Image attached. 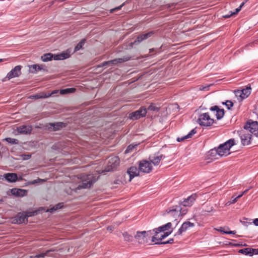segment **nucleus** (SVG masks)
<instances>
[{
    "label": "nucleus",
    "instance_id": "24",
    "mask_svg": "<svg viewBox=\"0 0 258 258\" xmlns=\"http://www.w3.org/2000/svg\"><path fill=\"white\" fill-rule=\"evenodd\" d=\"M194 226V224L191 223L190 222H185L181 225V227L179 229L178 232L176 234H175V236L177 235H180L182 233V232H185L188 228L190 227H193Z\"/></svg>",
    "mask_w": 258,
    "mask_h": 258
},
{
    "label": "nucleus",
    "instance_id": "12",
    "mask_svg": "<svg viewBox=\"0 0 258 258\" xmlns=\"http://www.w3.org/2000/svg\"><path fill=\"white\" fill-rule=\"evenodd\" d=\"M244 130L250 134H255L258 130V124L257 121H248L244 126Z\"/></svg>",
    "mask_w": 258,
    "mask_h": 258
},
{
    "label": "nucleus",
    "instance_id": "41",
    "mask_svg": "<svg viewBox=\"0 0 258 258\" xmlns=\"http://www.w3.org/2000/svg\"><path fill=\"white\" fill-rule=\"evenodd\" d=\"M146 232L148 233V234L147 235H146L148 240L150 237L152 238V237L153 236H152V235L154 233H155L154 230H153V231H151V230L147 231H146Z\"/></svg>",
    "mask_w": 258,
    "mask_h": 258
},
{
    "label": "nucleus",
    "instance_id": "45",
    "mask_svg": "<svg viewBox=\"0 0 258 258\" xmlns=\"http://www.w3.org/2000/svg\"><path fill=\"white\" fill-rule=\"evenodd\" d=\"M171 226V223L170 222L167 223L166 224L162 226V228L165 229V231L170 228Z\"/></svg>",
    "mask_w": 258,
    "mask_h": 258
},
{
    "label": "nucleus",
    "instance_id": "16",
    "mask_svg": "<svg viewBox=\"0 0 258 258\" xmlns=\"http://www.w3.org/2000/svg\"><path fill=\"white\" fill-rule=\"evenodd\" d=\"M148 233L146 231H137L135 235V239L140 243H144L148 241L146 236Z\"/></svg>",
    "mask_w": 258,
    "mask_h": 258
},
{
    "label": "nucleus",
    "instance_id": "56",
    "mask_svg": "<svg viewBox=\"0 0 258 258\" xmlns=\"http://www.w3.org/2000/svg\"><path fill=\"white\" fill-rule=\"evenodd\" d=\"M244 194H242V192L241 194H240V195H239V196H237V198L238 199H239L240 198H241Z\"/></svg>",
    "mask_w": 258,
    "mask_h": 258
},
{
    "label": "nucleus",
    "instance_id": "11",
    "mask_svg": "<svg viewBox=\"0 0 258 258\" xmlns=\"http://www.w3.org/2000/svg\"><path fill=\"white\" fill-rule=\"evenodd\" d=\"M154 33H155L154 31H151L149 32L139 35L137 37L136 40L133 42H132L131 43V46H133V45H138V44H140L142 41H143L147 39L148 38L151 37V36H152L153 35V34H154Z\"/></svg>",
    "mask_w": 258,
    "mask_h": 258
},
{
    "label": "nucleus",
    "instance_id": "48",
    "mask_svg": "<svg viewBox=\"0 0 258 258\" xmlns=\"http://www.w3.org/2000/svg\"><path fill=\"white\" fill-rule=\"evenodd\" d=\"M221 229H222V228H221ZM220 231L221 232H223V233H224L225 234H235L236 233L235 231H223L222 229H220Z\"/></svg>",
    "mask_w": 258,
    "mask_h": 258
},
{
    "label": "nucleus",
    "instance_id": "34",
    "mask_svg": "<svg viewBox=\"0 0 258 258\" xmlns=\"http://www.w3.org/2000/svg\"><path fill=\"white\" fill-rule=\"evenodd\" d=\"M63 207V203H58V204L55 205L52 208H50L48 210V211L50 213L53 212L54 211H56L58 209H61Z\"/></svg>",
    "mask_w": 258,
    "mask_h": 258
},
{
    "label": "nucleus",
    "instance_id": "19",
    "mask_svg": "<svg viewBox=\"0 0 258 258\" xmlns=\"http://www.w3.org/2000/svg\"><path fill=\"white\" fill-rule=\"evenodd\" d=\"M212 111L215 112V115L217 119L219 120L221 119L224 115V110L223 109H220L218 106H214L210 108Z\"/></svg>",
    "mask_w": 258,
    "mask_h": 258
},
{
    "label": "nucleus",
    "instance_id": "40",
    "mask_svg": "<svg viewBox=\"0 0 258 258\" xmlns=\"http://www.w3.org/2000/svg\"><path fill=\"white\" fill-rule=\"evenodd\" d=\"M181 205H180V206H181ZM180 209H181V210H180V211L179 212L180 213V216H183L184 215L187 211V209L186 208V207H180Z\"/></svg>",
    "mask_w": 258,
    "mask_h": 258
},
{
    "label": "nucleus",
    "instance_id": "23",
    "mask_svg": "<svg viewBox=\"0 0 258 258\" xmlns=\"http://www.w3.org/2000/svg\"><path fill=\"white\" fill-rule=\"evenodd\" d=\"M4 178L9 182H15L17 180H21V177L19 179L18 178L17 174L15 173H7L4 175Z\"/></svg>",
    "mask_w": 258,
    "mask_h": 258
},
{
    "label": "nucleus",
    "instance_id": "21",
    "mask_svg": "<svg viewBox=\"0 0 258 258\" xmlns=\"http://www.w3.org/2000/svg\"><path fill=\"white\" fill-rule=\"evenodd\" d=\"M196 198L197 195L196 194H193L187 199H184L180 205L185 207H190L192 205Z\"/></svg>",
    "mask_w": 258,
    "mask_h": 258
},
{
    "label": "nucleus",
    "instance_id": "22",
    "mask_svg": "<svg viewBox=\"0 0 258 258\" xmlns=\"http://www.w3.org/2000/svg\"><path fill=\"white\" fill-rule=\"evenodd\" d=\"M140 170L138 169L135 166L131 167L128 169L127 171V173L129 175L130 179L129 181H131V180L135 177L139 175Z\"/></svg>",
    "mask_w": 258,
    "mask_h": 258
},
{
    "label": "nucleus",
    "instance_id": "46",
    "mask_svg": "<svg viewBox=\"0 0 258 258\" xmlns=\"http://www.w3.org/2000/svg\"><path fill=\"white\" fill-rule=\"evenodd\" d=\"M123 5H124V4H122L120 6H118L117 7L115 8L114 9H112L110 10V13H113V12H115L116 11H117V10H119L121 9V8L123 6Z\"/></svg>",
    "mask_w": 258,
    "mask_h": 258
},
{
    "label": "nucleus",
    "instance_id": "49",
    "mask_svg": "<svg viewBox=\"0 0 258 258\" xmlns=\"http://www.w3.org/2000/svg\"><path fill=\"white\" fill-rule=\"evenodd\" d=\"M251 256H252L253 254H258V249H254L251 248Z\"/></svg>",
    "mask_w": 258,
    "mask_h": 258
},
{
    "label": "nucleus",
    "instance_id": "30",
    "mask_svg": "<svg viewBox=\"0 0 258 258\" xmlns=\"http://www.w3.org/2000/svg\"><path fill=\"white\" fill-rule=\"evenodd\" d=\"M122 235L125 241L130 242L133 240V236L131 235L128 234L126 232H123Z\"/></svg>",
    "mask_w": 258,
    "mask_h": 258
},
{
    "label": "nucleus",
    "instance_id": "26",
    "mask_svg": "<svg viewBox=\"0 0 258 258\" xmlns=\"http://www.w3.org/2000/svg\"><path fill=\"white\" fill-rule=\"evenodd\" d=\"M41 70H45L42 65L35 64L31 65L29 67V72L31 73H36L37 71Z\"/></svg>",
    "mask_w": 258,
    "mask_h": 258
},
{
    "label": "nucleus",
    "instance_id": "1",
    "mask_svg": "<svg viewBox=\"0 0 258 258\" xmlns=\"http://www.w3.org/2000/svg\"><path fill=\"white\" fill-rule=\"evenodd\" d=\"M235 144L234 139H230L224 144H221L217 148L212 149L210 151L211 155L213 156L217 155L219 157L227 156L230 154V148Z\"/></svg>",
    "mask_w": 258,
    "mask_h": 258
},
{
    "label": "nucleus",
    "instance_id": "51",
    "mask_svg": "<svg viewBox=\"0 0 258 258\" xmlns=\"http://www.w3.org/2000/svg\"><path fill=\"white\" fill-rule=\"evenodd\" d=\"M42 179L38 178L37 179H35V180H34L30 182V184H34L35 183L39 182L40 181H42Z\"/></svg>",
    "mask_w": 258,
    "mask_h": 258
},
{
    "label": "nucleus",
    "instance_id": "13",
    "mask_svg": "<svg viewBox=\"0 0 258 258\" xmlns=\"http://www.w3.org/2000/svg\"><path fill=\"white\" fill-rule=\"evenodd\" d=\"M131 58V56H128V55H125L121 58H116V59H114L113 60H112L109 61H105L103 63L102 65V64L98 65V68L103 67L105 65V64H107V63H111L112 64H116L117 63H122L123 62H125V61H127L130 60Z\"/></svg>",
    "mask_w": 258,
    "mask_h": 258
},
{
    "label": "nucleus",
    "instance_id": "33",
    "mask_svg": "<svg viewBox=\"0 0 258 258\" xmlns=\"http://www.w3.org/2000/svg\"><path fill=\"white\" fill-rule=\"evenodd\" d=\"M75 90H76V89L73 88H67V89L60 90V93L61 94H68V93H73L75 92Z\"/></svg>",
    "mask_w": 258,
    "mask_h": 258
},
{
    "label": "nucleus",
    "instance_id": "43",
    "mask_svg": "<svg viewBox=\"0 0 258 258\" xmlns=\"http://www.w3.org/2000/svg\"><path fill=\"white\" fill-rule=\"evenodd\" d=\"M231 199H233L232 200V201H229L227 203L226 205H230L231 204H234L235 203H236L237 201V200L238 199V198H237V197H235V198H234V197H232Z\"/></svg>",
    "mask_w": 258,
    "mask_h": 258
},
{
    "label": "nucleus",
    "instance_id": "20",
    "mask_svg": "<svg viewBox=\"0 0 258 258\" xmlns=\"http://www.w3.org/2000/svg\"><path fill=\"white\" fill-rule=\"evenodd\" d=\"M66 123L62 122H57L55 123H49L48 125V127L49 130L52 129L53 131H56L66 127Z\"/></svg>",
    "mask_w": 258,
    "mask_h": 258
},
{
    "label": "nucleus",
    "instance_id": "59",
    "mask_svg": "<svg viewBox=\"0 0 258 258\" xmlns=\"http://www.w3.org/2000/svg\"><path fill=\"white\" fill-rule=\"evenodd\" d=\"M3 59H0V62L2 61H3Z\"/></svg>",
    "mask_w": 258,
    "mask_h": 258
},
{
    "label": "nucleus",
    "instance_id": "57",
    "mask_svg": "<svg viewBox=\"0 0 258 258\" xmlns=\"http://www.w3.org/2000/svg\"><path fill=\"white\" fill-rule=\"evenodd\" d=\"M254 135H256V137H258V132L255 133Z\"/></svg>",
    "mask_w": 258,
    "mask_h": 258
},
{
    "label": "nucleus",
    "instance_id": "39",
    "mask_svg": "<svg viewBox=\"0 0 258 258\" xmlns=\"http://www.w3.org/2000/svg\"><path fill=\"white\" fill-rule=\"evenodd\" d=\"M223 104H225L228 109H230L233 106V102L230 100H227L225 102H223Z\"/></svg>",
    "mask_w": 258,
    "mask_h": 258
},
{
    "label": "nucleus",
    "instance_id": "3",
    "mask_svg": "<svg viewBox=\"0 0 258 258\" xmlns=\"http://www.w3.org/2000/svg\"><path fill=\"white\" fill-rule=\"evenodd\" d=\"M70 57V54L68 53H61L59 54L53 55L48 53L43 54L41 56V59L43 61L46 62L51 60L53 58L54 60H61L66 59Z\"/></svg>",
    "mask_w": 258,
    "mask_h": 258
},
{
    "label": "nucleus",
    "instance_id": "38",
    "mask_svg": "<svg viewBox=\"0 0 258 258\" xmlns=\"http://www.w3.org/2000/svg\"><path fill=\"white\" fill-rule=\"evenodd\" d=\"M85 43V40H82L80 43H79L77 46L75 48V51H77L79 50L80 49L82 48L83 45Z\"/></svg>",
    "mask_w": 258,
    "mask_h": 258
},
{
    "label": "nucleus",
    "instance_id": "7",
    "mask_svg": "<svg viewBox=\"0 0 258 258\" xmlns=\"http://www.w3.org/2000/svg\"><path fill=\"white\" fill-rule=\"evenodd\" d=\"M35 213H36V211L19 213L16 216V223L18 224L24 223L26 220L27 221L28 217L34 215Z\"/></svg>",
    "mask_w": 258,
    "mask_h": 258
},
{
    "label": "nucleus",
    "instance_id": "36",
    "mask_svg": "<svg viewBox=\"0 0 258 258\" xmlns=\"http://www.w3.org/2000/svg\"><path fill=\"white\" fill-rule=\"evenodd\" d=\"M148 109L150 111L158 112L159 110V108L157 107L154 104L151 103L148 107Z\"/></svg>",
    "mask_w": 258,
    "mask_h": 258
},
{
    "label": "nucleus",
    "instance_id": "8",
    "mask_svg": "<svg viewBox=\"0 0 258 258\" xmlns=\"http://www.w3.org/2000/svg\"><path fill=\"white\" fill-rule=\"evenodd\" d=\"M139 169L141 172L149 173L152 170V166L149 161L143 160L139 162Z\"/></svg>",
    "mask_w": 258,
    "mask_h": 258
},
{
    "label": "nucleus",
    "instance_id": "47",
    "mask_svg": "<svg viewBox=\"0 0 258 258\" xmlns=\"http://www.w3.org/2000/svg\"><path fill=\"white\" fill-rule=\"evenodd\" d=\"M137 146V145H135V146H133V145H129V146L127 147V149H126V151H125V152H130V151H131L132 150V149H133L135 147H136Z\"/></svg>",
    "mask_w": 258,
    "mask_h": 258
},
{
    "label": "nucleus",
    "instance_id": "17",
    "mask_svg": "<svg viewBox=\"0 0 258 258\" xmlns=\"http://www.w3.org/2000/svg\"><path fill=\"white\" fill-rule=\"evenodd\" d=\"M33 130L32 125H22L17 128V132L21 134L28 135L30 134Z\"/></svg>",
    "mask_w": 258,
    "mask_h": 258
},
{
    "label": "nucleus",
    "instance_id": "62",
    "mask_svg": "<svg viewBox=\"0 0 258 258\" xmlns=\"http://www.w3.org/2000/svg\"><path fill=\"white\" fill-rule=\"evenodd\" d=\"M2 175H1V176H0V179H1V177H2Z\"/></svg>",
    "mask_w": 258,
    "mask_h": 258
},
{
    "label": "nucleus",
    "instance_id": "52",
    "mask_svg": "<svg viewBox=\"0 0 258 258\" xmlns=\"http://www.w3.org/2000/svg\"><path fill=\"white\" fill-rule=\"evenodd\" d=\"M173 242V239L171 238V239H170L169 240H168L167 241H165V242H162L161 243V244H167V243H172Z\"/></svg>",
    "mask_w": 258,
    "mask_h": 258
},
{
    "label": "nucleus",
    "instance_id": "61",
    "mask_svg": "<svg viewBox=\"0 0 258 258\" xmlns=\"http://www.w3.org/2000/svg\"><path fill=\"white\" fill-rule=\"evenodd\" d=\"M177 223H178V222H177L176 223V225H177Z\"/></svg>",
    "mask_w": 258,
    "mask_h": 258
},
{
    "label": "nucleus",
    "instance_id": "55",
    "mask_svg": "<svg viewBox=\"0 0 258 258\" xmlns=\"http://www.w3.org/2000/svg\"><path fill=\"white\" fill-rule=\"evenodd\" d=\"M248 190H249V189H247L245 190L244 191L242 192V194H246L248 192Z\"/></svg>",
    "mask_w": 258,
    "mask_h": 258
},
{
    "label": "nucleus",
    "instance_id": "29",
    "mask_svg": "<svg viewBox=\"0 0 258 258\" xmlns=\"http://www.w3.org/2000/svg\"><path fill=\"white\" fill-rule=\"evenodd\" d=\"M165 231V229H164V228H162V226H160V227H158L157 229H154L155 235H154L152 237V241L153 242H155L156 239H157V237L158 236V234L159 232H162V231Z\"/></svg>",
    "mask_w": 258,
    "mask_h": 258
},
{
    "label": "nucleus",
    "instance_id": "32",
    "mask_svg": "<svg viewBox=\"0 0 258 258\" xmlns=\"http://www.w3.org/2000/svg\"><path fill=\"white\" fill-rule=\"evenodd\" d=\"M244 3H242L240 6L237 9H235L234 12H231V14L229 15H226L224 16L225 18H229L230 16L237 14L240 10L242 6L244 5Z\"/></svg>",
    "mask_w": 258,
    "mask_h": 258
},
{
    "label": "nucleus",
    "instance_id": "18",
    "mask_svg": "<svg viewBox=\"0 0 258 258\" xmlns=\"http://www.w3.org/2000/svg\"><path fill=\"white\" fill-rule=\"evenodd\" d=\"M181 210L180 206H176L172 207V209L169 210L167 213L169 216H173L175 218V221H177L178 218L180 215L179 212Z\"/></svg>",
    "mask_w": 258,
    "mask_h": 258
},
{
    "label": "nucleus",
    "instance_id": "44",
    "mask_svg": "<svg viewBox=\"0 0 258 258\" xmlns=\"http://www.w3.org/2000/svg\"><path fill=\"white\" fill-rule=\"evenodd\" d=\"M21 157L23 160H26L29 159L31 158V155L29 154H23L21 155Z\"/></svg>",
    "mask_w": 258,
    "mask_h": 258
},
{
    "label": "nucleus",
    "instance_id": "4",
    "mask_svg": "<svg viewBox=\"0 0 258 258\" xmlns=\"http://www.w3.org/2000/svg\"><path fill=\"white\" fill-rule=\"evenodd\" d=\"M198 122L201 126H209L213 124L214 120L208 113H204L200 115Z\"/></svg>",
    "mask_w": 258,
    "mask_h": 258
},
{
    "label": "nucleus",
    "instance_id": "42",
    "mask_svg": "<svg viewBox=\"0 0 258 258\" xmlns=\"http://www.w3.org/2000/svg\"><path fill=\"white\" fill-rule=\"evenodd\" d=\"M51 250H47L45 253H43L37 254V255H36L35 257H36V258L44 257L45 255H47V254Z\"/></svg>",
    "mask_w": 258,
    "mask_h": 258
},
{
    "label": "nucleus",
    "instance_id": "60",
    "mask_svg": "<svg viewBox=\"0 0 258 258\" xmlns=\"http://www.w3.org/2000/svg\"><path fill=\"white\" fill-rule=\"evenodd\" d=\"M155 243H156V244H159L160 243H159V242H155Z\"/></svg>",
    "mask_w": 258,
    "mask_h": 258
},
{
    "label": "nucleus",
    "instance_id": "10",
    "mask_svg": "<svg viewBox=\"0 0 258 258\" xmlns=\"http://www.w3.org/2000/svg\"><path fill=\"white\" fill-rule=\"evenodd\" d=\"M251 93L250 87H247L246 88L241 90L235 91V94L238 99L242 100L243 99L247 98Z\"/></svg>",
    "mask_w": 258,
    "mask_h": 258
},
{
    "label": "nucleus",
    "instance_id": "53",
    "mask_svg": "<svg viewBox=\"0 0 258 258\" xmlns=\"http://www.w3.org/2000/svg\"><path fill=\"white\" fill-rule=\"evenodd\" d=\"M209 87V86H205V87L201 86V87H200V90H208Z\"/></svg>",
    "mask_w": 258,
    "mask_h": 258
},
{
    "label": "nucleus",
    "instance_id": "27",
    "mask_svg": "<svg viewBox=\"0 0 258 258\" xmlns=\"http://www.w3.org/2000/svg\"><path fill=\"white\" fill-rule=\"evenodd\" d=\"M197 133L196 128L192 130L187 135L184 136V137L181 138H177V141L178 142H182L185 140V139H187L192 137V136Z\"/></svg>",
    "mask_w": 258,
    "mask_h": 258
},
{
    "label": "nucleus",
    "instance_id": "37",
    "mask_svg": "<svg viewBox=\"0 0 258 258\" xmlns=\"http://www.w3.org/2000/svg\"><path fill=\"white\" fill-rule=\"evenodd\" d=\"M171 233V232H165L163 234H162L160 237L157 236V239L156 240L160 241L162 239H164V238L167 237Z\"/></svg>",
    "mask_w": 258,
    "mask_h": 258
},
{
    "label": "nucleus",
    "instance_id": "31",
    "mask_svg": "<svg viewBox=\"0 0 258 258\" xmlns=\"http://www.w3.org/2000/svg\"><path fill=\"white\" fill-rule=\"evenodd\" d=\"M251 248H245L239 250L238 252L244 255H248L251 256Z\"/></svg>",
    "mask_w": 258,
    "mask_h": 258
},
{
    "label": "nucleus",
    "instance_id": "35",
    "mask_svg": "<svg viewBox=\"0 0 258 258\" xmlns=\"http://www.w3.org/2000/svg\"><path fill=\"white\" fill-rule=\"evenodd\" d=\"M7 142L8 143L15 145V144H18L19 143V141L17 139H13L11 138H7L5 139Z\"/></svg>",
    "mask_w": 258,
    "mask_h": 258
},
{
    "label": "nucleus",
    "instance_id": "9",
    "mask_svg": "<svg viewBox=\"0 0 258 258\" xmlns=\"http://www.w3.org/2000/svg\"><path fill=\"white\" fill-rule=\"evenodd\" d=\"M147 113L146 108L141 107L139 109L130 114L129 117L132 120H137L144 117Z\"/></svg>",
    "mask_w": 258,
    "mask_h": 258
},
{
    "label": "nucleus",
    "instance_id": "58",
    "mask_svg": "<svg viewBox=\"0 0 258 258\" xmlns=\"http://www.w3.org/2000/svg\"><path fill=\"white\" fill-rule=\"evenodd\" d=\"M212 211V209H211V210H208L207 211L208 212H210V211Z\"/></svg>",
    "mask_w": 258,
    "mask_h": 258
},
{
    "label": "nucleus",
    "instance_id": "14",
    "mask_svg": "<svg viewBox=\"0 0 258 258\" xmlns=\"http://www.w3.org/2000/svg\"><path fill=\"white\" fill-rule=\"evenodd\" d=\"M165 158V156L162 154H154L153 155H150L149 157V162L152 163L154 166L158 165L160 162V161Z\"/></svg>",
    "mask_w": 258,
    "mask_h": 258
},
{
    "label": "nucleus",
    "instance_id": "25",
    "mask_svg": "<svg viewBox=\"0 0 258 258\" xmlns=\"http://www.w3.org/2000/svg\"><path fill=\"white\" fill-rule=\"evenodd\" d=\"M11 193L15 196L22 197L26 195L27 190L24 189L15 188L11 189Z\"/></svg>",
    "mask_w": 258,
    "mask_h": 258
},
{
    "label": "nucleus",
    "instance_id": "28",
    "mask_svg": "<svg viewBox=\"0 0 258 258\" xmlns=\"http://www.w3.org/2000/svg\"><path fill=\"white\" fill-rule=\"evenodd\" d=\"M49 95H46V93L45 92H41L39 93H37L34 95H32L30 96V98L32 99H42V98H46L49 97Z\"/></svg>",
    "mask_w": 258,
    "mask_h": 258
},
{
    "label": "nucleus",
    "instance_id": "5",
    "mask_svg": "<svg viewBox=\"0 0 258 258\" xmlns=\"http://www.w3.org/2000/svg\"><path fill=\"white\" fill-rule=\"evenodd\" d=\"M92 178V175H87L83 177L81 182L79 183L78 186L76 188V191L78 189L90 187L93 183Z\"/></svg>",
    "mask_w": 258,
    "mask_h": 258
},
{
    "label": "nucleus",
    "instance_id": "6",
    "mask_svg": "<svg viewBox=\"0 0 258 258\" xmlns=\"http://www.w3.org/2000/svg\"><path fill=\"white\" fill-rule=\"evenodd\" d=\"M22 66H17L13 69L9 73H8L7 76L3 79V82L10 80L12 78L18 77L21 74Z\"/></svg>",
    "mask_w": 258,
    "mask_h": 258
},
{
    "label": "nucleus",
    "instance_id": "2",
    "mask_svg": "<svg viewBox=\"0 0 258 258\" xmlns=\"http://www.w3.org/2000/svg\"><path fill=\"white\" fill-rule=\"evenodd\" d=\"M120 160L117 156H111L108 157L107 164L104 169L98 170V174H105L106 172L113 171L119 165Z\"/></svg>",
    "mask_w": 258,
    "mask_h": 258
},
{
    "label": "nucleus",
    "instance_id": "50",
    "mask_svg": "<svg viewBox=\"0 0 258 258\" xmlns=\"http://www.w3.org/2000/svg\"><path fill=\"white\" fill-rule=\"evenodd\" d=\"M58 92V90H55L53 91L51 93H46V95H49V97H50V96L53 95L55 94H57Z\"/></svg>",
    "mask_w": 258,
    "mask_h": 258
},
{
    "label": "nucleus",
    "instance_id": "15",
    "mask_svg": "<svg viewBox=\"0 0 258 258\" xmlns=\"http://www.w3.org/2000/svg\"><path fill=\"white\" fill-rule=\"evenodd\" d=\"M240 138L243 145H248L250 144L251 134L245 131H243L240 135Z\"/></svg>",
    "mask_w": 258,
    "mask_h": 258
},
{
    "label": "nucleus",
    "instance_id": "54",
    "mask_svg": "<svg viewBox=\"0 0 258 258\" xmlns=\"http://www.w3.org/2000/svg\"><path fill=\"white\" fill-rule=\"evenodd\" d=\"M253 223L255 226H258V218L255 219L253 220Z\"/></svg>",
    "mask_w": 258,
    "mask_h": 258
}]
</instances>
